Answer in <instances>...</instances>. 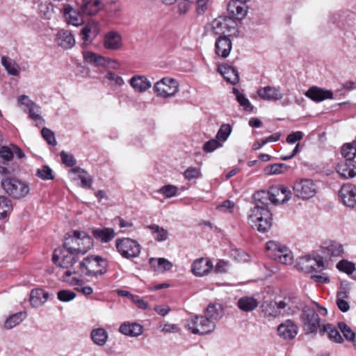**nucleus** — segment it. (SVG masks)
Listing matches in <instances>:
<instances>
[{"label":"nucleus","mask_w":356,"mask_h":356,"mask_svg":"<svg viewBox=\"0 0 356 356\" xmlns=\"http://www.w3.org/2000/svg\"><path fill=\"white\" fill-rule=\"evenodd\" d=\"M63 246L69 253L84 254L93 246V239L85 232L74 230L65 234Z\"/></svg>","instance_id":"f257e3e1"},{"label":"nucleus","mask_w":356,"mask_h":356,"mask_svg":"<svg viewBox=\"0 0 356 356\" xmlns=\"http://www.w3.org/2000/svg\"><path fill=\"white\" fill-rule=\"evenodd\" d=\"M256 202V205L250 211L248 222L252 228L264 233L271 227L272 214L264 200Z\"/></svg>","instance_id":"f03ea898"},{"label":"nucleus","mask_w":356,"mask_h":356,"mask_svg":"<svg viewBox=\"0 0 356 356\" xmlns=\"http://www.w3.org/2000/svg\"><path fill=\"white\" fill-rule=\"evenodd\" d=\"M14 154L17 159H22L25 154L17 145L0 147V174L2 175H13L19 169V165L14 159Z\"/></svg>","instance_id":"7ed1b4c3"},{"label":"nucleus","mask_w":356,"mask_h":356,"mask_svg":"<svg viewBox=\"0 0 356 356\" xmlns=\"http://www.w3.org/2000/svg\"><path fill=\"white\" fill-rule=\"evenodd\" d=\"M12 175H4L1 180V186L4 192L15 200L26 197L30 192L29 184Z\"/></svg>","instance_id":"20e7f679"},{"label":"nucleus","mask_w":356,"mask_h":356,"mask_svg":"<svg viewBox=\"0 0 356 356\" xmlns=\"http://www.w3.org/2000/svg\"><path fill=\"white\" fill-rule=\"evenodd\" d=\"M81 272L88 277H98L107 271V261L100 256L89 255L80 263Z\"/></svg>","instance_id":"39448f33"},{"label":"nucleus","mask_w":356,"mask_h":356,"mask_svg":"<svg viewBox=\"0 0 356 356\" xmlns=\"http://www.w3.org/2000/svg\"><path fill=\"white\" fill-rule=\"evenodd\" d=\"M291 191L284 186H273L268 191H261L254 195L255 201L270 200L272 203L283 204L291 198Z\"/></svg>","instance_id":"423d86ee"},{"label":"nucleus","mask_w":356,"mask_h":356,"mask_svg":"<svg viewBox=\"0 0 356 356\" xmlns=\"http://www.w3.org/2000/svg\"><path fill=\"white\" fill-rule=\"evenodd\" d=\"M268 256L283 264H291L293 255L291 250L285 245L276 241H269L266 244Z\"/></svg>","instance_id":"0eeeda50"},{"label":"nucleus","mask_w":356,"mask_h":356,"mask_svg":"<svg viewBox=\"0 0 356 356\" xmlns=\"http://www.w3.org/2000/svg\"><path fill=\"white\" fill-rule=\"evenodd\" d=\"M115 247L120 255L125 259L138 257L141 252V245L131 238H120L115 241Z\"/></svg>","instance_id":"6e6552de"},{"label":"nucleus","mask_w":356,"mask_h":356,"mask_svg":"<svg viewBox=\"0 0 356 356\" xmlns=\"http://www.w3.org/2000/svg\"><path fill=\"white\" fill-rule=\"evenodd\" d=\"M293 189L295 195L298 198L309 200L317 194L318 187L312 179H301L294 183Z\"/></svg>","instance_id":"1a4fd4ad"},{"label":"nucleus","mask_w":356,"mask_h":356,"mask_svg":"<svg viewBox=\"0 0 356 356\" xmlns=\"http://www.w3.org/2000/svg\"><path fill=\"white\" fill-rule=\"evenodd\" d=\"M303 330L306 334L316 333L322 327L321 319L316 311L309 307H305L300 316Z\"/></svg>","instance_id":"9d476101"},{"label":"nucleus","mask_w":356,"mask_h":356,"mask_svg":"<svg viewBox=\"0 0 356 356\" xmlns=\"http://www.w3.org/2000/svg\"><path fill=\"white\" fill-rule=\"evenodd\" d=\"M186 326L193 334H206L214 329L215 323L206 316H195L187 319Z\"/></svg>","instance_id":"9b49d317"},{"label":"nucleus","mask_w":356,"mask_h":356,"mask_svg":"<svg viewBox=\"0 0 356 356\" xmlns=\"http://www.w3.org/2000/svg\"><path fill=\"white\" fill-rule=\"evenodd\" d=\"M245 2L241 0H232L228 3L227 10L229 19H224V26H228L229 29H235L236 23L234 22H232V25H229L227 22L230 21V19L241 20L245 17L247 14V6Z\"/></svg>","instance_id":"f8f14e48"},{"label":"nucleus","mask_w":356,"mask_h":356,"mask_svg":"<svg viewBox=\"0 0 356 356\" xmlns=\"http://www.w3.org/2000/svg\"><path fill=\"white\" fill-rule=\"evenodd\" d=\"M296 267L299 270L307 273L322 270L325 268L323 258L321 257H312L306 255L298 259Z\"/></svg>","instance_id":"ddd939ff"},{"label":"nucleus","mask_w":356,"mask_h":356,"mask_svg":"<svg viewBox=\"0 0 356 356\" xmlns=\"http://www.w3.org/2000/svg\"><path fill=\"white\" fill-rule=\"evenodd\" d=\"M154 90L157 96L172 97L178 92V83L175 79L165 77L155 83Z\"/></svg>","instance_id":"4468645a"},{"label":"nucleus","mask_w":356,"mask_h":356,"mask_svg":"<svg viewBox=\"0 0 356 356\" xmlns=\"http://www.w3.org/2000/svg\"><path fill=\"white\" fill-rule=\"evenodd\" d=\"M341 202L347 207H356V186L350 184H343L339 191Z\"/></svg>","instance_id":"2eb2a0df"},{"label":"nucleus","mask_w":356,"mask_h":356,"mask_svg":"<svg viewBox=\"0 0 356 356\" xmlns=\"http://www.w3.org/2000/svg\"><path fill=\"white\" fill-rule=\"evenodd\" d=\"M61 13L65 18V21L68 24L78 26L84 23V15L81 12V10H76L70 4H64L61 9Z\"/></svg>","instance_id":"dca6fc26"},{"label":"nucleus","mask_w":356,"mask_h":356,"mask_svg":"<svg viewBox=\"0 0 356 356\" xmlns=\"http://www.w3.org/2000/svg\"><path fill=\"white\" fill-rule=\"evenodd\" d=\"M280 306L283 315H293L300 309L301 301L297 296H288L280 300Z\"/></svg>","instance_id":"f3484780"},{"label":"nucleus","mask_w":356,"mask_h":356,"mask_svg":"<svg viewBox=\"0 0 356 356\" xmlns=\"http://www.w3.org/2000/svg\"><path fill=\"white\" fill-rule=\"evenodd\" d=\"M277 334L284 340H292L298 334V326L291 320H286L277 327Z\"/></svg>","instance_id":"a211bd4d"},{"label":"nucleus","mask_w":356,"mask_h":356,"mask_svg":"<svg viewBox=\"0 0 356 356\" xmlns=\"http://www.w3.org/2000/svg\"><path fill=\"white\" fill-rule=\"evenodd\" d=\"M213 268L212 262L207 258L195 259L191 268L193 274L197 277L207 275Z\"/></svg>","instance_id":"6ab92c4d"},{"label":"nucleus","mask_w":356,"mask_h":356,"mask_svg":"<svg viewBox=\"0 0 356 356\" xmlns=\"http://www.w3.org/2000/svg\"><path fill=\"white\" fill-rule=\"evenodd\" d=\"M259 97L266 101H279L283 98V93L280 87L265 86L258 90Z\"/></svg>","instance_id":"aec40b11"},{"label":"nucleus","mask_w":356,"mask_h":356,"mask_svg":"<svg viewBox=\"0 0 356 356\" xmlns=\"http://www.w3.org/2000/svg\"><path fill=\"white\" fill-rule=\"evenodd\" d=\"M56 44L63 49H71L75 44V38L73 34L67 30L60 29L56 35Z\"/></svg>","instance_id":"412c9836"},{"label":"nucleus","mask_w":356,"mask_h":356,"mask_svg":"<svg viewBox=\"0 0 356 356\" xmlns=\"http://www.w3.org/2000/svg\"><path fill=\"white\" fill-rule=\"evenodd\" d=\"M209 27L214 35H218L215 44L216 54L219 57H222V51L220 50V42L222 39V22L221 20V17H219L218 18L213 20Z\"/></svg>","instance_id":"4be33fe9"},{"label":"nucleus","mask_w":356,"mask_h":356,"mask_svg":"<svg viewBox=\"0 0 356 356\" xmlns=\"http://www.w3.org/2000/svg\"><path fill=\"white\" fill-rule=\"evenodd\" d=\"M57 250H55L53 257L52 261L53 262L63 268H69L74 266L75 263L77 261V259L76 255L78 254L76 253H69L65 254L64 252H61L63 254L62 259L60 261L59 256L56 254Z\"/></svg>","instance_id":"5701e85b"},{"label":"nucleus","mask_w":356,"mask_h":356,"mask_svg":"<svg viewBox=\"0 0 356 356\" xmlns=\"http://www.w3.org/2000/svg\"><path fill=\"white\" fill-rule=\"evenodd\" d=\"M305 95L314 102H322L327 99H332L333 93L331 90H323L318 87L310 88Z\"/></svg>","instance_id":"b1692460"},{"label":"nucleus","mask_w":356,"mask_h":356,"mask_svg":"<svg viewBox=\"0 0 356 356\" xmlns=\"http://www.w3.org/2000/svg\"><path fill=\"white\" fill-rule=\"evenodd\" d=\"M104 44L107 49H119L122 45V38L118 32L109 31L105 35Z\"/></svg>","instance_id":"393cba45"},{"label":"nucleus","mask_w":356,"mask_h":356,"mask_svg":"<svg viewBox=\"0 0 356 356\" xmlns=\"http://www.w3.org/2000/svg\"><path fill=\"white\" fill-rule=\"evenodd\" d=\"M320 334L327 335V338L334 343H342L344 341L339 332L330 323L322 324V327H320Z\"/></svg>","instance_id":"a878e982"},{"label":"nucleus","mask_w":356,"mask_h":356,"mask_svg":"<svg viewBox=\"0 0 356 356\" xmlns=\"http://www.w3.org/2000/svg\"><path fill=\"white\" fill-rule=\"evenodd\" d=\"M100 6L101 0H82L79 8L84 15L91 16L99 11Z\"/></svg>","instance_id":"bb28decb"},{"label":"nucleus","mask_w":356,"mask_h":356,"mask_svg":"<svg viewBox=\"0 0 356 356\" xmlns=\"http://www.w3.org/2000/svg\"><path fill=\"white\" fill-rule=\"evenodd\" d=\"M323 249L324 252L329 255L330 258L341 257L343 253L342 245L332 240L324 243Z\"/></svg>","instance_id":"cd10ccee"},{"label":"nucleus","mask_w":356,"mask_h":356,"mask_svg":"<svg viewBox=\"0 0 356 356\" xmlns=\"http://www.w3.org/2000/svg\"><path fill=\"white\" fill-rule=\"evenodd\" d=\"M49 294L42 289H35L31 291L30 303L34 307L43 305L48 299Z\"/></svg>","instance_id":"c85d7f7f"},{"label":"nucleus","mask_w":356,"mask_h":356,"mask_svg":"<svg viewBox=\"0 0 356 356\" xmlns=\"http://www.w3.org/2000/svg\"><path fill=\"white\" fill-rule=\"evenodd\" d=\"M131 87L139 92H143L151 88L150 81L144 76H134L129 81Z\"/></svg>","instance_id":"c756f323"},{"label":"nucleus","mask_w":356,"mask_h":356,"mask_svg":"<svg viewBox=\"0 0 356 356\" xmlns=\"http://www.w3.org/2000/svg\"><path fill=\"white\" fill-rule=\"evenodd\" d=\"M119 331L124 335L137 337L143 333V329L140 324L136 323H124L120 325Z\"/></svg>","instance_id":"7c9ffc66"},{"label":"nucleus","mask_w":356,"mask_h":356,"mask_svg":"<svg viewBox=\"0 0 356 356\" xmlns=\"http://www.w3.org/2000/svg\"><path fill=\"white\" fill-rule=\"evenodd\" d=\"M93 236L102 243H108L111 241L115 236V233L112 228L94 229L92 230Z\"/></svg>","instance_id":"2f4dec72"},{"label":"nucleus","mask_w":356,"mask_h":356,"mask_svg":"<svg viewBox=\"0 0 356 356\" xmlns=\"http://www.w3.org/2000/svg\"><path fill=\"white\" fill-rule=\"evenodd\" d=\"M237 305L241 310L249 312L258 307L259 301L252 296H243L238 300Z\"/></svg>","instance_id":"473e14b6"},{"label":"nucleus","mask_w":356,"mask_h":356,"mask_svg":"<svg viewBox=\"0 0 356 356\" xmlns=\"http://www.w3.org/2000/svg\"><path fill=\"white\" fill-rule=\"evenodd\" d=\"M263 312L266 316L276 317L283 315L279 302H266L262 305Z\"/></svg>","instance_id":"72a5a7b5"},{"label":"nucleus","mask_w":356,"mask_h":356,"mask_svg":"<svg viewBox=\"0 0 356 356\" xmlns=\"http://www.w3.org/2000/svg\"><path fill=\"white\" fill-rule=\"evenodd\" d=\"M224 80L232 85H236L239 82L238 70L232 65L224 64Z\"/></svg>","instance_id":"f704fd0d"},{"label":"nucleus","mask_w":356,"mask_h":356,"mask_svg":"<svg viewBox=\"0 0 356 356\" xmlns=\"http://www.w3.org/2000/svg\"><path fill=\"white\" fill-rule=\"evenodd\" d=\"M1 64L8 74L12 76H17L19 74V65L10 58L6 56H3L1 57Z\"/></svg>","instance_id":"c9c22d12"},{"label":"nucleus","mask_w":356,"mask_h":356,"mask_svg":"<svg viewBox=\"0 0 356 356\" xmlns=\"http://www.w3.org/2000/svg\"><path fill=\"white\" fill-rule=\"evenodd\" d=\"M289 166L285 163H274L268 165L264 169V172L266 175H280L287 172Z\"/></svg>","instance_id":"e433bc0d"},{"label":"nucleus","mask_w":356,"mask_h":356,"mask_svg":"<svg viewBox=\"0 0 356 356\" xmlns=\"http://www.w3.org/2000/svg\"><path fill=\"white\" fill-rule=\"evenodd\" d=\"M337 326L342 332L344 338L351 342L354 348L356 350V333L352 330L350 326L343 322L338 323Z\"/></svg>","instance_id":"4c0bfd02"},{"label":"nucleus","mask_w":356,"mask_h":356,"mask_svg":"<svg viewBox=\"0 0 356 356\" xmlns=\"http://www.w3.org/2000/svg\"><path fill=\"white\" fill-rule=\"evenodd\" d=\"M13 210L11 200L6 196H0V219L6 218Z\"/></svg>","instance_id":"58836bf2"},{"label":"nucleus","mask_w":356,"mask_h":356,"mask_svg":"<svg viewBox=\"0 0 356 356\" xmlns=\"http://www.w3.org/2000/svg\"><path fill=\"white\" fill-rule=\"evenodd\" d=\"M92 341L98 346H104L108 338L106 331L103 328L93 330L90 334Z\"/></svg>","instance_id":"ea45409f"},{"label":"nucleus","mask_w":356,"mask_h":356,"mask_svg":"<svg viewBox=\"0 0 356 356\" xmlns=\"http://www.w3.org/2000/svg\"><path fill=\"white\" fill-rule=\"evenodd\" d=\"M216 138L217 140L211 139L204 143L203 146V149L204 152H212L221 145L220 140L221 138H222V124L220 127L218 129Z\"/></svg>","instance_id":"a19ab883"},{"label":"nucleus","mask_w":356,"mask_h":356,"mask_svg":"<svg viewBox=\"0 0 356 356\" xmlns=\"http://www.w3.org/2000/svg\"><path fill=\"white\" fill-rule=\"evenodd\" d=\"M26 316V312H18L11 315L6 319L4 323L6 329H11L19 325Z\"/></svg>","instance_id":"79ce46f5"},{"label":"nucleus","mask_w":356,"mask_h":356,"mask_svg":"<svg viewBox=\"0 0 356 356\" xmlns=\"http://www.w3.org/2000/svg\"><path fill=\"white\" fill-rule=\"evenodd\" d=\"M341 154L347 161H352L356 156V141L348 143L343 145Z\"/></svg>","instance_id":"37998d69"},{"label":"nucleus","mask_w":356,"mask_h":356,"mask_svg":"<svg viewBox=\"0 0 356 356\" xmlns=\"http://www.w3.org/2000/svg\"><path fill=\"white\" fill-rule=\"evenodd\" d=\"M86 62L95 66H104L107 63L106 58L95 53L88 51L84 55Z\"/></svg>","instance_id":"c03bdc74"},{"label":"nucleus","mask_w":356,"mask_h":356,"mask_svg":"<svg viewBox=\"0 0 356 356\" xmlns=\"http://www.w3.org/2000/svg\"><path fill=\"white\" fill-rule=\"evenodd\" d=\"M97 33V27L95 23H89L82 28L80 32L81 39L84 42L89 41L90 34L95 35Z\"/></svg>","instance_id":"a18cd8bd"},{"label":"nucleus","mask_w":356,"mask_h":356,"mask_svg":"<svg viewBox=\"0 0 356 356\" xmlns=\"http://www.w3.org/2000/svg\"><path fill=\"white\" fill-rule=\"evenodd\" d=\"M232 91L236 96V100L239 104L243 107L244 110L249 112L252 111L253 106H252L248 99L243 94L240 93L239 90L236 88H233Z\"/></svg>","instance_id":"49530a36"},{"label":"nucleus","mask_w":356,"mask_h":356,"mask_svg":"<svg viewBox=\"0 0 356 356\" xmlns=\"http://www.w3.org/2000/svg\"><path fill=\"white\" fill-rule=\"evenodd\" d=\"M146 228L152 230L154 234H156L155 239L158 241H163L168 238V231L157 225H150Z\"/></svg>","instance_id":"de8ad7c7"},{"label":"nucleus","mask_w":356,"mask_h":356,"mask_svg":"<svg viewBox=\"0 0 356 356\" xmlns=\"http://www.w3.org/2000/svg\"><path fill=\"white\" fill-rule=\"evenodd\" d=\"M222 309V305L220 303H211L208 305L205 316L213 321L219 316V312Z\"/></svg>","instance_id":"09e8293b"},{"label":"nucleus","mask_w":356,"mask_h":356,"mask_svg":"<svg viewBox=\"0 0 356 356\" xmlns=\"http://www.w3.org/2000/svg\"><path fill=\"white\" fill-rule=\"evenodd\" d=\"M149 264L152 267H158L159 269L163 270H169L172 267V263L164 258H151L149 259Z\"/></svg>","instance_id":"8fccbe9b"},{"label":"nucleus","mask_w":356,"mask_h":356,"mask_svg":"<svg viewBox=\"0 0 356 356\" xmlns=\"http://www.w3.org/2000/svg\"><path fill=\"white\" fill-rule=\"evenodd\" d=\"M166 5H172L176 3L179 14H184L189 8L188 0H161Z\"/></svg>","instance_id":"3c124183"},{"label":"nucleus","mask_w":356,"mask_h":356,"mask_svg":"<svg viewBox=\"0 0 356 356\" xmlns=\"http://www.w3.org/2000/svg\"><path fill=\"white\" fill-rule=\"evenodd\" d=\"M346 297H347L346 291H339L337 293V305L339 309L343 312H347L350 308L348 302L343 299Z\"/></svg>","instance_id":"603ef678"},{"label":"nucleus","mask_w":356,"mask_h":356,"mask_svg":"<svg viewBox=\"0 0 356 356\" xmlns=\"http://www.w3.org/2000/svg\"><path fill=\"white\" fill-rule=\"evenodd\" d=\"M229 254L234 260L238 262H246L250 259L249 255L240 249H232Z\"/></svg>","instance_id":"864d4df0"},{"label":"nucleus","mask_w":356,"mask_h":356,"mask_svg":"<svg viewBox=\"0 0 356 356\" xmlns=\"http://www.w3.org/2000/svg\"><path fill=\"white\" fill-rule=\"evenodd\" d=\"M337 268L340 271L344 272L348 275L352 274L355 270L354 264L346 260L340 261L337 264Z\"/></svg>","instance_id":"5fc2aeb1"},{"label":"nucleus","mask_w":356,"mask_h":356,"mask_svg":"<svg viewBox=\"0 0 356 356\" xmlns=\"http://www.w3.org/2000/svg\"><path fill=\"white\" fill-rule=\"evenodd\" d=\"M36 175L43 180H51L54 179L52 170L48 165H44L38 169Z\"/></svg>","instance_id":"6e6d98bb"},{"label":"nucleus","mask_w":356,"mask_h":356,"mask_svg":"<svg viewBox=\"0 0 356 356\" xmlns=\"http://www.w3.org/2000/svg\"><path fill=\"white\" fill-rule=\"evenodd\" d=\"M337 172L343 178H353V171H351L350 165L342 163L337 165Z\"/></svg>","instance_id":"4d7b16f0"},{"label":"nucleus","mask_w":356,"mask_h":356,"mask_svg":"<svg viewBox=\"0 0 356 356\" xmlns=\"http://www.w3.org/2000/svg\"><path fill=\"white\" fill-rule=\"evenodd\" d=\"M178 188L172 185H165L161 187L159 192L162 193L165 197L170 198L177 195Z\"/></svg>","instance_id":"13d9d810"},{"label":"nucleus","mask_w":356,"mask_h":356,"mask_svg":"<svg viewBox=\"0 0 356 356\" xmlns=\"http://www.w3.org/2000/svg\"><path fill=\"white\" fill-rule=\"evenodd\" d=\"M43 138L49 145H56V140L54 132L48 128L44 127L41 131Z\"/></svg>","instance_id":"bf43d9fd"},{"label":"nucleus","mask_w":356,"mask_h":356,"mask_svg":"<svg viewBox=\"0 0 356 356\" xmlns=\"http://www.w3.org/2000/svg\"><path fill=\"white\" fill-rule=\"evenodd\" d=\"M57 297L62 302H69L76 297V293L70 290H60L58 292Z\"/></svg>","instance_id":"052dcab7"},{"label":"nucleus","mask_w":356,"mask_h":356,"mask_svg":"<svg viewBox=\"0 0 356 356\" xmlns=\"http://www.w3.org/2000/svg\"><path fill=\"white\" fill-rule=\"evenodd\" d=\"M62 162L68 167H72L76 164V160L73 155L66 153L65 151L60 152Z\"/></svg>","instance_id":"680f3d73"},{"label":"nucleus","mask_w":356,"mask_h":356,"mask_svg":"<svg viewBox=\"0 0 356 356\" xmlns=\"http://www.w3.org/2000/svg\"><path fill=\"white\" fill-rule=\"evenodd\" d=\"M200 172L197 168L190 167L184 173L186 179L191 180L200 177Z\"/></svg>","instance_id":"e2e57ef3"},{"label":"nucleus","mask_w":356,"mask_h":356,"mask_svg":"<svg viewBox=\"0 0 356 356\" xmlns=\"http://www.w3.org/2000/svg\"><path fill=\"white\" fill-rule=\"evenodd\" d=\"M303 137V134L301 131H296L290 134L286 138V142L289 144H293L297 141L300 140Z\"/></svg>","instance_id":"0e129e2a"},{"label":"nucleus","mask_w":356,"mask_h":356,"mask_svg":"<svg viewBox=\"0 0 356 356\" xmlns=\"http://www.w3.org/2000/svg\"><path fill=\"white\" fill-rule=\"evenodd\" d=\"M106 78L108 80L113 81L115 82V83L119 86H121L124 84V80L122 78L117 74H115L114 72H109L106 74Z\"/></svg>","instance_id":"69168bd1"},{"label":"nucleus","mask_w":356,"mask_h":356,"mask_svg":"<svg viewBox=\"0 0 356 356\" xmlns=\"http://www.w3.org/2000/svg\"><path fill=\"white\" fill-rule=\"evenodd\" d=\"M189 4L192 2V0H188ZM209 0H195L197 4V12L201 15L205 13L207 10V3Z\"/></svg>","instance_id":"338daca9"},{"label":"nucleus","mask_w":356,"mask_h":356,"mask_svg":"<svg viewBox=\"0 0 356 356\" xmlns=\"http://www.w3.org/2000/svg\"><path fill=\"white\" fill-rule=\"evenodd\" d=\"M79 177L81 179L82 187H88V188L91 187V185L92 183V179L91 178V177L87 172H86V174L79 175Z\"/></svg>","instance_id":"774afa93"}]
</instances>
